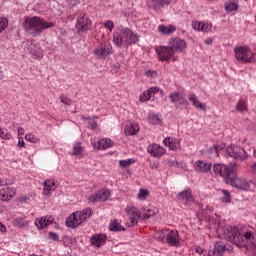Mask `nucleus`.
Wrapping results in <instances>:
<instances>
[{"label": "nucleus", "instance_id": "obj_1", "mask_svg": "<svg viewBox=\"0 0 256 256\" xmlns=\"http://www.w3.org/2000/svg\"><path fill=\"white\" fill-rule=\"evenodd\" d=\"M212 170L215 175L225 178L226 183L231 185V187L239 189L240 191L249 190V182H247L245 178L237 176V164L232 163L228 166L225 164H215Z\"/></svg>", "mask_w": 256, "mask_h": 256}, {"label": "nucleus", "instance_id": "obj_2", "mask_svg": "<svg viewBox=\"0 0 256 256\" xmlns=\"http://www.w3.org/2000/svg\"><path fill=\"white\" fill-rule=\"evenodd\" d=\"M220 233H224L225 239L227 241H232L238 247H243V245H247V243H253V239H255V235L251 231H246L244 234L239 231V228L235 226L227 225L223 228H219Z\"/></svg>", "mask_w": 256, "mask_h": 256}, {"label": "nucleus", "instance_id": "obj_3", "mask_svg": "<svg viewBox=\"0 0 256 256\" xmlns=\"http://www.w3.org/2000/svg\"><path fill=\"white\" fill-rule=\"evenodd\" d=\"M54 26L53 22H47L41 17L34 16L26 18L24 28L30 35L37 36L41 35L45 29H51Z\"/></svg>", "mask_w": 256, "mask_h": 256}, {"label": "nucleus", "instance_id": "obj_4", "mask_svg": "<svg viewBox=\"0 0 256 256\" xmlns=\"http://www.w3.org/2000/svg\"><path fill=\"white\" fill-rule=\"evenodd\" d=\"M139 36L129 28H122L119 32L113 34V43L115 47H123V45H135L138 43Z\"/></svg>", "mask_w": 256, "mask_h": 256}, {"label": "nucleus", "instance_id": "obj_5", "mask_svg": "<svg viewBox=\"0 0 256 256\" xmlns=\"http://www.w3.org/2000/svg\"><path fill=\"white\" fill-rule=\"evenodd\" d=\"M235 58L241 63H255L256 54L247 46H237L234 48Z\"/></svg>", "mask_w": 256, "mask_h": 256}, {"label": "nucleus", "instance_id": "obj_6", "mask_svg": "<svg viewBox=\"0 0 256 256\" xmlns=\"http://www.w3.org/2000/svg\"><path fill=\"white\" fill-rule=\"evenodd\" d=\"M155 51L159 61H166L167 63H169L171 59H173V61H176V59L174 58L175 51H173L170 45L156 47Z\"/></svg>", "mask_w": 256, "mask_h": 256}, {"label": "nucleus", "instance_id": "obj_7", "mask_svg": "<svg viewBox=\"0 0 256 256\" xmlns=\"http://www.w3.org/2000/svg\"><path fill=\"white\" fill-rule=\"evenodd\" d=\"M226 153L229 155V157H232V159H237L238 161H245V159H247V152H245V149L235 144L228 146L226 148Z\"/></svg>", "mask_w": 256, "mask_h": 256}, {"label": "nucleus", "instance_id": "obj_8", "mask_svg": "<svg viewBox=\"0 0 256 256\" xmlns=\"http://www.w3.org/2000/svg\"><path fill=\"white\" fill-rule=\"evenodd\" d=\"M92 27H93V22L91 21V19H89V16H86L84 14L77 18L75 28L77 29L78 33H81V32L86 33V31H91Z\"/></svg>", "mask_w": 256, "mask_h": 256}, {"label": "nucleus", "instance_id": "obj_9", "mask_svg": "<svg viewBox=\"0 0 256 256\" xmlns=\"http://www.w3.org/2000/svg\"><path fill=\"white\" fill-rule=\"evenodd\" d=\"M111 197V192L107 189H101L88 196V203H101L107 201Z\"/></svg>", "mask_w": 256, "mask_h": 256}, {"label": "nucleus", "instance_id": "obj_10", "mask_svg": "<svg viewBox=\"0 0 256 256\" xmlns=\"http://www.w3.org/2000/svg\"><path fill=\"white\" fill-rule=\"evenodd\" d=\"M113 46L109 43H101L94 49V55L96 59H105L108 55H111Z\"/></svg>", "mask_w": 256, "mask_h": 256}, {"label": "nucleus", "instance_id": "obj_11", "mask_svg": "<svg viewBox=\"0 0 256 256\" xmlns=\"http://www.w3.org/2000/svg\"><path fill=\"white\" fill-rule=\"evenodd\" d=\"M169 46L174 53H183L187 49V42L181 38H171L169 40Z\"/></svg>", "mask_w": 256, "mask_h": 256}, {"label": "nucleus", "instance_id": "obj_12", "mask_svg": "<svg viewBox=\"0 0 256 256\" xmlns=\"http://www.w3.org/2000/svg\"><path fill=\"white\" fill-rule=\"evenodd\" d=\"M147 153L151 155V157H163L165 153H167V150L163 148V146L159 144L152 143L147 146Z\"/></svg>", "mask_w": 256, "mask_h": 256}, {"label": "nucleus", "instance_id": "obj_13", "mask_svg": "<svg viewBox=\"0 0 256 256\" xmlns=\"http://www.w3.org/2000/svg\"><path fill=\"white\" fill-rule=\"evenodd\" d=\"M91 145L94 149H98V151H105L106 149H111V147H113V140L102 138L97 142H91Z\"/></svg>", "mask_w": 256, "mask_h": 256}, {"label": "nucleus", "instance_id": "obj_14", "mask_svg": "<svg viewBox=\"0 0 256 256\" xmlns=\"http://www.w3.org/2000/svg\"><path fill=\"white\" fill-rule=\"evenodd\" d=\"M126 214L130 219L131 225H137V220L141 219V212L135 206H127L126 207Z\"/></svg>", "mask_w": 256, "mask_h": 256}, {"label": "nucleus", "instance_id": "obj_15", "mask_svg": "<svg viewBox=\"0 0 256 256\" xmlns=\"http://www.w3.org/2000/svg\"><path fill=\"white\" fill-rule=\"evenodd\" d=\"M23 45H25L26 51L31 53V55H33V57L36 59H41L43 57V52H41V49L38 48L33 41H26L23 43Z\"/></svg>", "mask_w": 256, "mask_h": 256}, {"label": "nucleus", "instance_id": "obj_16", "mask_svg": "<svg viewBox=\"0 0 256 256\" xmlns=\"http://www.w3.org/2000/svg\"><path fill=\"white\" fill-rule=\"evenodd\" d=\"M90 242L93 247H97L99 249L100 247H103L105 243H107V235L103 233L94 234L90 237Z\"/></svg>", "mask_w": 256, "mask_h": 256}, {"label": "nucleus", "instance_id": "obj_17", "mask_svg": "<svg viewBox=\"0 0 256 256\" xmlns=\"http://www.w3.org/2000/svg\"><path fill=\"white\" fill-rule=\"evenodd\" d=\"M17 195V190L13 187H6L0 190V201H11Z\"/></svg>", "mask_w": 256, "mask_h": 256}, {"label": "nucleus", "instance_id": "obj_18", "mask_svg": "<svg viewBox=\"0 0 256 256\" xmlns=\"http://www.w3.org/2000/svg\"><path fill=\"white\" fill-rule=\"evenodd\" d=\"M83 223V220L81 219V216L76 211L72 215H70L66 219V225L67 227H71L72 229H75L76 227H79Z\"/></svg>", "mask_w": 256, "mask_h": 256}, {"label": "nucleus", "instance_id": "obj_19", "mask_svg": "<svg viewBox=\"0 0 256 256\" xmlns=\"http://www.w3.org/2000/svg\"><path fill=\"white\" fill-rule=\"evenodd\" d=\"M165 147H168L171 151H181V142L177 138L168 137L163 140Z\"/></svg>", "mask_w": 256, "mask_h": 256}, {"label": "nucleus", "instance_id": "obj_20", "mask_svg": "<svg viewBox=\"0 0 256 256\" xmlns=\"http://www.w3.org/2000/svg\"><path fill=\"white\" fill-rule=\"evenodd\" d=\"M211 23L208 22H201V21H193L192 22V29L194 31H201L202 33H209L212 29Z\"/></svg>", "mask_w": 256, "mask_h": 256}, {"label": "nucleus", "instance_id": "obj_21", "mask_svg": "<svg viewBox=\"0 0 256 256\" xmlns=\"http://www.w3.org/2000/svg\"><path fill=\"white\" fill-rule=\"evenodd\" d=\"M166 241L172 247L179 245V232L177 230H170L166 235Z\"/></svg>", "mask_w": 256, "mask_h": 256}, {"label": "nucleus", "instance_id": "obj_22", "mask_svg": "<svg viewBox=\"0 0 256 256\" xmlns=\"http://www.w3.org/2000/svg\"><path fill=\"white\" fill-rule=\"evenodd\" d=\"M177 199L179 201H185L186 203H193L195 199L193 198V193L191 192V188L184 189L177 195Z\"/></svg>", "mask_w": 256, "mask_h": 256}, {"label": "nucleus", "instance_id": "obj_23", "mask_svg": "<svg viewBox=\"0 0 256 256\" xmlns=\"http://www.w3.org/2000/svg\"><path fill=\"white\" fill-rule=\"evenodd\" d=\"M57 189L55 180L47 179L43 183V195H51Z\"/></svg>", "mask_w": 256, "mask_h": 256}, {"label": "nucleus", "instance_id": "obj_24", "mask_svg": "<svg viewBox=\"0 0 256 256\" xmlns=\"http://www.w3.org/2000/svg\"><path fill=\"white\" fill-rule=\"evenodd\" d=\"M55 221L53 216H45L35 221V225L37 229H45V227H49Z\"/></svg>", "mask_w": 256, "mask_h": 256}, {"label": "nucleus", "instance_id": "obj_25", "mask_svg": "<svg viewBox=\"0 0 256 256\" xmlns=\"http://www.w3.org/2000/svg\"><path fill=\"white\" fill-rule=\"evenodd\" d=\"M211 163H207L203 160H198L194 164V170L198 173H207V171H211Z\"/></svg>", "mask_w": 256, "mask_h": 256}, {"label": "nucleus", "instance_id": "obj_26", "mask_svg": "<svg viewBox=\"0 0 256 256\" xmlns=\"http://www.w3.org/2000/svg\"><path fill=\"white\" fill-rule=\"evenodd\" d=\"M171 103H180V105H187V99L183 97L182 93L172 92L169 95Z\"/></svg>", "mask_w": 256, "mask_h": 256}, {"label": "nucleus", "instance_id": "obj_27", "mask_svg": "<svg viewBox=\"0 0 256 256\" xmlns=\"http://www.w3.org/2000/svg\"><path fill=\"white\" fill-rule=\"evenodd\" d=\"M125 133L127 135H137V133H139V123L129 122L128 124H126Z\"/></svg>", "mask_w": 256, "mask_h": 256}, {"label": "nucleus", "instance_id": "obj_28", "mask_svg": "<svg viewBox=\"0 0 256 256\" xmlns=\"http://www.w3.org/2000/svg\"><path fill=\"white\" fill-rule=\"evenodd\" d=\"M188 100L192 103L193 107H195L196 109H201L203 111L206 109L205 104L199 101V98H197V95L195 94L188 95Z\"/></svg>", "mask_w": 256, "mask_h": 256}, {"label": "nucleus", "instance_id": "obj_29", "mask_svg": "<svg viewBox=\"0 0 256 256\" xmlns=\"http://www.w3.org/2000/svg\"><path fill=\"white\" fill-rule=\"evenodd\" d=\"M225 249L226 247L223 242H216L210 256H223V251H225Z\"/></svg>", "mask_w": 256, "mask_h": 256}, {"label": "nucleus", "instance_id": "obj_30", "mask_svg": "<svg viewBox=\"0 0 256 256\" xmlns=\"http://www.w3.org/2000/svg\"><path fill=\"white\" fill-rule=\"evenodd\" d=\"M158 31L162 35H171V34L175 33V31H177V28L174 25L165 26V25L161 24L158 26Z\"/></svg>", "mask_w": 256, "mask_h": 256}, {"label": "nucleus", "instance_id": "obj_31", "mask_svg": "<svg viewBox=\"0 0 256 256\" xmlns=\"http://www.w3.org/2000/svg\"><path fill=\"white\" fill-rule=\"evenodd\" d=\"M13 224L15 225V227H19V229H23L25 227H29V222L27 219L18 216L16 218H14L13 220Z\"/></svg>", "mask_w": 256, "mask_h": 256}, {"label": "nucleus", "instance_id": "obj_32", "mask_svg": "<svg viewBox=\"0 0 256 256\" xmlns=\"http://www.w3.org/2000/svg\"><path fill=\"white\" fill-rule=\"evenodd\" d=\"M78 215L80 216V219H82V222L85 223L87 219L92 217L93 215V209L91 208H85L83 211H77Z\"/></svg>", "mask_w": 256, "mask_h": 256}, {"label": "nucleus", "instance_id": "obj_33", "mask_svg": "<svg viewBox=\"0 0 256 256\" xmlns=\"http://www.w3.org/2000/svg\"><path fill=\"white\" fill-rule=\"evenodd\" d=\"M148 123L151 125H161L163 123V120L161 119V116L159 114L150 113L148 116Z\"/></svg>", "mask_w": 256, "mask_h": 256}, {"label": "nucleus", "instance_id": "obj_34", "mask_svg": "<svg viewBox=\"0 0 256 256\" xmlns=\"http://www.w3.org/2000/svg\"><path fill=\"white\" fill-rule=\"evenodd\" d=\"M109 229L110 231H125V227H123V225L116 219L110 221Z\"/></svg>", "mask_w": 256, "mask_h": 256}, {"label": "nucleus", "instance_id": "obj_35", "mask_svg": "<svg viewBox=\"0 0 256 256\" xmlns=\"http://www.w3.org/2000/svg\"><path fill=\"white\" fill-rule=\"evenodd\" d=\"M72 155H74V157H79V158L83 157V147H81V143L76 142L73 145Z\"/></svg>", "mask_w": 256, "mask_h": 256}, {"label": "nucleus", "instance_id": "obj_36", "mask_svg": "<svg viewBox=\"0 0 256 256\" xmlns=\"http://www.w3.org/2000/svg\"><path fill=\"white\" fill-rule=\"evenodd\" d=\"M238 8L239 6L235 2L229 1V2H225L224 4V9L225 11H227V13H233V11H237Z\"/></svg>", "mask_w": 256, "mask_h": 256}, {"label": "nucleus", "instance_id": "obj_37", "mask_svg": "<svg viewBox=\"0 0 256 256\" xmlns=\"http://www.w3.org/2000/svg\"><path fill=\"white\" fill-rule=\"evenodd\" d=\"M135 163V159L130 158L126 160H119L118 164L121 169H127V167H130V165H133Z\"/></svg>", "mask_w": 256, "mask_h": 256}, {"label": "nucleus", "instance_id": "obj_38", "mask_svg": "<svg viewBox=\"0 0 256 256\" xmlns=\"http://www.w3.org/2000/svg\"><path fill=\"white\" fill-rule=\"evenodd\" d=\"M225 144L220 142L214 145V148L211 149L212 153L214 154L213 157H219V151H223Z\"/></svg>", "mask_w": 256, "mask_h": 256}, {"label": "nucleus", "instance_id": "obj_39", "mask_svg": "<svg viewBox=\"0 0 256 256\" xmlns=\"http://www.w3.org/2000/svg\"><path fill=\"white\" fill-rule=\"evenodd\" d=\"M149 197V190L141 188L138 192L137 199L139 201H145Z\"/></svg>", "mask_w": 256, "mask_h": 256}, {"label": "nucleus", "instance_id": "obj_40", "mask_svg": "<svg viewBox=\"0 0 256 256\" xmlns=\"http://www.w3.org/2000/svg\"><path fill=\"white\" fill-rule=\"evenodd\" d=\"M13 135L9 132V130L5 128H0V139H6V141H9L12 139Z\"/></svg>", "mask_w": 256, "mask_h": 256}, {"label": "nucleus", "instance_id": "obj_41", "mask_svg": "<svg viewBox=\"0 0 256 256\" xmlns=\"http://www.w3.org/2000/svg\"><path fill=\"white\" fill-rule=\"evenodd\" d=\"M25 140L28 141V143H39L40 139L33 133H28L25 135Z\"/></svg>", "mask_w": 256, "mask_h": 256}, {"label": "nucleus", "instance_id": "obj_42", "mask_svg": "<svg viewBox=\"0 0 256 256\" xmlns=\"http://www.w3.org/2000/svg\"><path fill=\"white\" fill-rule=\"evenodd\" d=\"M9 27V20L5 17H0V33H3Z\"/></svg>", "mask_w": 256, "mask_h": 256}, {"label": "nucleus", "instance_id": "obj_43", "mask_svg": "<svg viewBox=\"0 0 256 256\" xmlns=\"http://www.w3.org/2000/svg\"><path fill=\"white\" fill-rule=\"evenodd\" d=\"M237 111H247V102L245 100L240 99L236 104Z\"/></svg>", "mask_w": 256, "mask_h": 256}, {"label": "nucleus", "instance_id": "obj_44", "mask_svg": "<svg viewBox=\"0 0 256 256\" xmlns=\"http://www.w3.org/2000/svg\"><path fill=\"white\" fill-rule=\"evenodd\" d=\"M151 97L152 96H151L149 90H146L140 94L139 101H142L143 103H145V102L149 101V99H151Z\"/></svg>", "mask_w": 256, "mask_h": 256}, {"label": "nucleus", "instance_id": "obj_45", "mask_svg": "<svg viewBox=\"0 0 256 256\" xmlns=\"http://www.w3.org/2000/svg\"><path fill=\"white\" fill-rule=\"evenodd\" d=\"M156 213H159V210L157 208H150L144 214V219H149L153 217V215H156Z\"/></svg>", "mask_w": 256, "mask_h": 256}, {"label": "nucleus", "instance_id": "obj_46", "mask_svg": "<svg viewBox=\"0 0 256 256\" xmlns=\"http://www.w3.org/2000/svg\"><path fill=\"white\" fill-rule=\"evenodd\" d=\"M223 197L221 198L222 203H231V194L227 190H222Z\"/></svg>", "mask_w": 256, "mask_h": 256}, {"label": "nucleus", "instance_id": "obj_47", "mask_svg": "<svg viewBox=\"0 0 256 256\" xmlns=\"http://www.w3.org/2000/svg\"><path fill=\"white\" fill-rule=\"evenodd\" d=\"M87 123H88V127H90V129H97V121H95V119L87 118Z\"/></svg>", "mask_w": 256, "mask_h": 256}, {"label": "nucleus", "instance_id": "obj_48", "mask_svg": "<svg viewBox=\"0 0 256 256\" xmlns=\"http://www.w3.org/2000/svg\"><path fill=\"white\" fill-rule=\"evenodd\" d=\"M104 27H106V29H109L110 33L111 31H113L114 27H115V24L113 23V21L111 20H107L105 23H104Z\"/></svg>", "mask_w": 256, "mask_h": 256}, {"label": "nucleus", "instance_id": "obj_49", "mask_svg": "<svg viewBox=\"0 0 256 256\" xmlns=\"http://www.w3.org/2000/svg\"><path fill=\"white\" fill-rule=\"evenodd\" d=\"M150 6H152L153 9H155L156 11L159 10V9H161V5H160L159 0H152V1L150 2Z\"/></svg>", "mask_w": 256, "mask_h": 256}, {"label": "nucleus", "instance_id": "obj_50", "mask_svg": "<svg viewBox=\"0 0 256 256\" xmlns=\"http://www.w3.org/2000/svg\"><path fill=\"white\" fill-rule=\"evenodd\" d=\"M60 102L64 105H71V99H69L67 96H60Z\"/></svg>", "mask_w": 256, "mask_h": 256}, {"label": "nucleus", "instance_id": "obj_51", "mask_svg": "<svg viewBox=\"0 0 256 256\" xmlns=\"http://www.w3.org/2000/svg\"><path fill=\"white\" fill-rule=\"evenodd\" d=\"M17 133H18V139H23V136L25 135V128L18 127Z\"/></svg>", "mask_w": 256, "mask_h": 256}, {"label": "nucleus", "instance_id": "obj_52", "mask_svg": "<svg viewBox=\"0 0 256 256\" xmlns=\"http://www.w3.org/2000/svg\"><path fill=\"white\" fill-rule=\"evenodd\" d=\"M49 239H51L52 241H59V235H57V233L55 232H50Z\"/></svg>", "mask_w": 256, "mask_h": 256}, {"label": "nucleus", "instance_id": "obj_53", "mask_svg": "<svg viewBox=\"0 0 256 256\" xmlns=\"http://www.w3.org/2000/svg\"><path fill=\"white\" fill-rule=\"evenodd\" d=\"M148 92L150 93L151 97H153L155 93H159V87H151L150 89H148Z\"/></svg>", "mask_w": 256, "mask_h": 256}, {"label": "nucleus", "instance_id": "obj_54", "mask_svg": "<svg viewBox=\"0 0 256 256\" xmlns=\"http://www.w3.org/2000/svg\"><path fill=\"white\" fill-rule=\"evenodd\" d=\"M160 2V9H163V7H167L171 3V0H159Z\"/></svg>", "mask_w": 256, "mask_h": 256}, {"label": "nucleus", "instance_id": "obj_55", "mask_svg": "<svg viewBox=\"0 0 256 256\" xmlns=\"http://www.w3.org/2000/svg\"><path fill=\"white\" fill-rule=\"evenodd\" d=\"M156 75H157V72H155V71L149 70L146 72L147 77H155Z\"/></svg>", "mask_w": 256, "mask_h": 256}, {"label": "nucleus", "instance_id": "obj_56", "mask_svg": "<svg viewBox=\"0 0 256 256\" xmlns=\"http://www.w3.org/2000/svg\"><path fill=\"white\" fill-rule=\"evenodd\" d=\"M195 251L196 253H198V255H203V251L205 250H203V248H201L200 246H196Z\"/></svg>", "mask_w": 256, "mask_h": 256}, {"label": "nucleus", "instance_id": "obj_57", "mask_svg": "<svg viewBox=\"0 0 256 256\" xmlns=\"http://www.w3.org/2000/svg\"><path fill=\"white\" fill-rule=\"evenodd\" d=\"M7 232V227L5 226V224H2L0 222V233H6Z\"/></svg>", "mask_w": 256, "mask_h": 256}, {"label": "nucleus", "instance_id": "obj_58", "mask_svg": "<svg viewBox=\"0 0 256 256\" xmlns=\"http://www.w3.org/2000/svg\"><path fill=\"white\" fill-rule=\"evenodd\" d=\"M18 147L22 149V147H25V141L23 139L18 140Z\"/></svg>", "mask_w": 256, "mask_h": 256}, {"label": "nucleus", "instance_id": "obj_59", "mask_svg": "<svg viewBox=\"0 0 256 256\" xmlns=\"http://www.w3.org/2000/svg\"><path fill=\"white\" fill-rule=\"evenodd\" d=\"M69 5H72V7H75V5H78L79 0H68Z\"/></svg>", "mask_w": 256, "mask_h": 256}, {"label": "nucleus", "instance_id": "obj_60", "mask_svg": "<svg viewBox=\"0 0 256 256\" xmlns=\"http://www.w3.org/2000/svg\"><path fill=\"white\" fill-rule=\"evenodd\" d=\"M20 203H27L29 201V198L27 196H22L20 199H19Z\"/></svg>", "mask_w": 256, "mask_h": 256}, {"label": "nucleus", "instance_id": "obj_61", "mask_svg": "<svg viewBox=\"0 0 256 256\" xmlns=\"http://www.w3.org/2000/svg\"><path fill=\"white\" fill-rule=\"evenodd\" d=\"M169 165H170V167H175V166L179 165V163L175 160H170Z\"/></svg>", "mask_w": 256, "mask_h": 256}, {"label": "nucleus", "instance_id": "obj_62", "mask_svg": "<svg viewBox=\"0 0 256 256\" xmlns=\"http://www.w3.org/2000/svg\"><path fill=\"white\" fill-rule=\"evenodd\" d=\"M4 185H8L7 180H3L0 178V187H3Z\"/></svg>", "mask_w": 256, "mask_h": 256}, {"label": "nucleus", "instance_id": "obj_63", "mask_svg": "<svg viewBox=\"0 0 256 256\" xmlns=\"http://www.w3.org/2000/svg\"><path fill=\"white\" fill-rule=\"evenodd\" d=\"M204 43H205L206 45H211V43H213V40H212L211 38H208V39H206V40L204 41Z\"/></svg>", "mask_w": 256, "mask_h": 256}, {"label": "nucleus", "instance_id": "obj_64", "mask_svg": "<svg viewBox=\"0 0 256 256\" xmlns=\"http://www.w3.org/2000/svg\"><path fill=\"white\" fill-rule=\"evenodd\" d=\"M252 171H254V172L256 173V163H254V164L252 165Z\"/></svg>", "mask_w": 256, "mask_h": 256}]
</instances>
